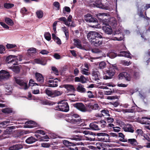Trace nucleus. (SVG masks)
I'll return each mask as SVG.
<instances>
[{"label":"nucleus","mask_w":150,"mask_h":150,"mask_svg":"<svg viewBox=\"0 0 150 150\" xmlns=\"http://www.w3.org/2000/svg\"><path fill=\"white\" fill-rule=\"evenodd\" d=\"M106 2L105 5L103 4L101 0H97L93 1L91 4L92 6L104 9L111 11L115 7L117 8V0H106Z\"/></svg>","instance_id":"f257e3e1"},{"label":"nucleus","mask_w":150,"mask_h":150,"mask_svg":"<svg viewBox=\"0 0 150 150\" xmlns=\"http://www.w3.org/2000/svg\"><path fill=\"white\" fill-rule=\"evenodd\" d=\"M108 15L106 13H100L97 14V16L103 25H110L113 28H115L117 25L115 18L114 17L109 18L107 17Z\"/></svg>","instance_id":"f03ea898"},{"label":"nucleus","mask_w":150,"mask_h":150,"mask_svg":"<svg viewBox=\"0 0 150 150\" xmlns=\"http://www.w3.org/2000/svg\"><path fill=\"white\" fill-rule=\"evenodd\" d=\"M87 37L91 43L96 46H99L102 44L101 40L102 36L97 32H89L87 34Z\"/></svg>","instance_id":"7ed1b4c3"},{"label":"nucleus","mask_w":150,"mask_h":150,"mask_svg":"<svg viewBox=\"0 0 150 150\" xmlns=\"http://www.w3.org/2000/svg\"><path fill=\"white\" fill-rule=\"evenodd\" d=\"M109 70L106 71V73L108 76L105 75L103 76V79H109L112 78L115 73V69H117L116 66L115 64H110Z\"/></svg>","instance_id":"20e7f679"},{"label":"nucleus","mask_w":150,"mask_h":150,"mask_svg":"<svg viewBox=\"0 0 150 150\" xmlns=\"http://www.w3.org/2000/svg\"><path fill=\"white\" fill-rule=\"evenodd\" d=\"M55 110L64 112H67L69 110V108L67 103L64 100L61 101L58 103L57 107H56Z\"/></svg>","instance_id":"39448f33"},{"label":"nucleus","mask_w":150,"mask_h":150,"mask_svg":"<svg viewBox=\"0 0 150 150\" xmlns=\"http://www.w3.org/2000/svg\"><path fill=\"white\" fill-rule=\"evenodd\" d=\"M122 28H119L115 31L112 34L113 37L110 38V39L113 40L121 41L123 40L124 35L122 34Z\"/></svg>","instance_id":"423d86ee"},{"label":"nucleus","mask_w":150,"mask_h":150,"mask_svg":"<svg viewBox=\"0 0 150 150\" xmlns=\"http://www.w3.org/2000/svg\"><path fill=\"white\" fill-rule=\"evenodd\" d=\"M18 60L17 56L11 55L8 56L6 59L7 64L8 65H16Z\"/></svg>","instance_id":"0eeeda50"},{"label":"nucleus","mask_w":150,"mask_h":150,"mask_svg":"<svg viewBox=\"0 0 150 150\" xmlns=\"http://www.w3.org/2000/svg\"><path fill=\"white\" fill-rule=\"evenodd\" d=\"M79 117V116L77 114H74L72 117L67 119V121L71 123L78 124L81 122V120Z\"/></svg>","instance_id":"6e6552de"},{"label":"nucleus","mask_w":150,"mask_h":150,"mask_svg":"<svg viewBox=\"0 0 150 150\" xmlns=\"http://www.w3.org/2000/svg\"><path fill=\"white\" fill-rule=\"evenodd\" d=\"M91 74L92 76L93 77V79L94 80L97 81L96 83L99 84V85L101 84V83L98 82V80H100L99 77L100 76V73L97 69H92L91 72Z\"/></svg>","instance_id":"1a4fd4ad"},{"label":"nucleus","mask_w":150,"mask_h":150,"mask_svg":"<svg viewBox=\"0 0 150 150\" xmlns=\"http://www.w3.org/2000/svg\"><path fill=\"white\" fill-rule=\"evenodd\" d=\"M10 76L9 73L4 70L0 71V81H2L8 79Z\"/></svg>","instance_id":"9d476101"},{"label":"nucleus","mask_w":150,"mask_h":150,"mask_svg":"<svg viewBox=\"0 0 150 150\" xmlns=\"http://www.w3.org/2000/svg\"><path fill=\"white\" fill-rule=\"evenodd\" d=\"M15 80L16 82L21 87V88L24 90H26L28 88L26 82H24L18 78H15Z\"/></svg>","instance_id":"9b49d317"},{"label":"nucleus","mask_w":150,"mask_h":150,"mask_svg":"<svg viewBox=\"0 0 150 150\" xmlns=\"http://www.w3.org/2000/svg\"><path fill=\"white\" fill-rule=\"evenodd\" d=\"M57 79H55L54 80L52 79H48L46 80L47 83L46 86L51 87H54L57 86L58 81L56 80Z\"/></svg>","instance_id":"f8f14e48"},{"label":"nucleus","mask_w":150,"mask_h":150,"mask_svg":"<svg viewBox=\"0 0 150 150\" xmlns=\"http://www.w3.org/2000/svg\"><path fill=\"white\" fill-rule=\"evenodd\" d=\"M84 19L87 22H96L97 19L93 18L90 14H88L84 16Z\"/></svg>","instance_id":"ddd939ff"},{"label":"nucleus","mask_w":150,"mask_h":150,"mask_svg":"<svg viewBox=\"0 0 150 150\" xmlns=\"http://www.w3.org/2000/svg\"><path fill=\"white\" fill-rule=\"evenodd\" d=\"M74 107L82 112H86L88 110L86 109V107L82 103H76L75 104Z\"/></svg>","instance_id":"4468645a"},{"label":"nucleus","mask_w":150,"mask_h":150,"mask_svg":"<svg viewBox=\"0 0 150 150\" xmlns=\"http://www.w3.org/2000/svg\"><path fill=\"white\" fill-rule=\"evenodd\" d=\"M103 29L105 32L109 35L111 34L112 33V30L111 27L108 25H103Z\"/></svg>","instance_id":"2eb2a0df"},{"label":"nucleus","mask_w":150,"mask_h":150,"mask_svg":"<svg viewBox=\"0 0 150 150\" xmlns=\"http://www.w3.org/2000/svg\"><path fill=\"white\" fill-rule=\"evenodd\" d=\"M37 124L32 121H28L25 123L24 127L26 128H33L37 127Z\"/></svg>","instance_id":"dca6fc26"},{"label":"nucleus","mask_w":150,"mask_h":150,"mask_svg":"<svg viewBox=\"0 0 150 150\" xmlns=\"http://www.w3.org/2000/svg\"><path fill=\"white\" fill-rule=\"evenodd\" d=\"M35 79L38 82L40 83H42L43 82L44 78L41 74L36 72L35 73Z\"/></svg>","instance_id":"f3484780"},{"label":"nucleus","mask_w":150,"mask_h":150,"mask_svg":"<svg viewBox=\"0 0 150 150\" xmlns=\"http://www.w3.org/2000/svg\"><path fill=\"white\" fill-rule=\"evenodd\" d=\"M13 127L11 126L9 128L6 129L4 132L3 136L4 138H8L9 137V135L11 134L12 132V129H13Z\"/></svg>","instance_id":"a211bd4d"},{"label":"nucleus","mask_w":150,"mask_h":150,"mask_svg":"<svg viewBox=\"0 0 150 150\" xmlns=\"http://www.w3.org/2000/svg\"><path fill=\"white\" fill-rule=\"evenodd\" d=\"M92 52L94 53H101V55L98 57H94L93 58V59H97L100 58L101 57H105L106 56L105 54H103L102 53V51L101 50L99 49H98V48H95L91 50Z\"/></svg>","instance_id":"6ab92c4d"},{"label":"nucleus","mask_w":150,"mask_h":150,"mask_svg":"<svg viewBox=\"0 0 150 150\" xmlns=\"http://www.w3.org/2000/svg\"><path fill=\"white\" fill-rule=\"evenodd\" d=\"M124 131L126 132H129L132 133L134 130L132 128V126L130 124H127L123 127Z\"/></svg>","instance_id":"aec40b11"},{"label":"nucleus","mask_w":150,"mask_h":150,"mask_svg":"<svg viewBox=\"0 0 150 150\" xmlns=\"http://www.w3.org/2000/svg\"><path fill=\"white\" fill-rule=\"evenodd\" d=\"M14 65H8L9 69L12 70L13 72L16 73H18L20 71V67L19 66H15Z\"/></svg>","instance_id":"412c9836"},{"label":"nucleus","mask_w":150,"mask_h":150,"mask_svg":"<svg viewBox=\"0 0 150 150\" xmlns=\"http://www.w3.org/2000/svg\"><path fill=\"white\" fill-rule=\"evenodd\" d=\"M34 62L36 63L45 65L46 64V60L44 58L36 59H34Z\"/></svg>","instance_id":"4be33fe9"},{"label":"nucleus","mask_w":150,"mask_h":150,"mask_svg":"<svg viewBox=\"0 0 150 150\" xmlns=\"http://www.w3.org/2000/svg\"><path fill=\"white\" fill-rule=\"evenodd\" d=\"M74 45L80 49H83L80 40L77 39H74L73 40Z\"/></svg>","instance_id":"5701e85b"},{"label":"nucleus","mask_w":150,"mask_h":150,"mask_svg":"<svg viewBox=\"0 0 150 150\" xmlns=\"http://www.w3.org/2000/svg\"><path fill=\"white\" fill-rule=\"evenodd\" d=\"M63 87L69 91H74L75 90V88L71 84H64L63 86Z\"/></svg>","instance_id":"b1692460"},{"label":"nucleus","mask_w":150,"mask_h":150,"mask_svg":"<svg viewBox=\"0 0 150 150\" xmlns=\"http://www.w3.org/2000/svg\"><path fill=\"white\" fill-rule=\"evenodd\" d=\"M23 147L21 144H16L10 146L9 148V150H19Z\"/></svg>","instance_id":"393cba45"},{"label":"nucleus","mask_w":150,"mask_h":150,"mask_svg":"<svg viewBox=\"0 0 150 150\" xmlns=\"http://www.w3.org/2000/svg\"><path fill=\"white\" fill-rule=\"evenodd\" d=\"M120 53V54H118L119 56H123L128 58H131L130 53L129 52L122 51H121Z\"/></svg>","instance_id":"a878e982"},{"label":"nucleus","mask_w":150,"mask_h":150,"mask_svg":"<svg viewBox=\"0 0 150 150\" xmlns=\"http://www.w3.org/2000/svg\"><path fill=\"white\" fill-rule=\"evenodd\" d=\"M149 119L150 120V117H143L142 118V120L143 121L142 122V124H143L147 125L145 126V127L149 130H150V124L148 123V122L145 121L144 120Z\"/></svg>","instance_id":"bb28decb"},{"label":"nucleus","mask_w":150,"mask_h":150,"mask_svg":"<svg viewBox=\"0 0 150 150\" xmlns=\"http://www.w3.org/2000/svg\"><path fill=\"white\" fill-rule=\"evenodd\" d=\"M36 52L35 48L33 47L30 48L28 50L27 55L29 57H32L33 54Z\"/></svg>","instance_id":"cd10ccee"},{"label":"nucleus","mask_w":150,"mask_h":150,"mask_svg":"<svg viewBox=\"0 0 150 150\" xmlns=\"http://www.w3.org/2000/svg\"><path fill=\"white\" fill-rule=\"evenodd\" d=\"M37 141V139H36L32 136L26 139L25 140V142L27 143L31 144Z\"/></svg>","instance_id":"c85d7f7f"},{"label":"nucleus","mask_w":150,"mask_h":150,"mask_svg":"<svg viewBox=\"0 0 150 150\" xmlns=\"http://www.w3.org/2000/svg\"><path fill=\"white\" fill-rule=\"evenodd\" d=\"M76 90L78 92L81 93H84L86 92V89L84 88L83 86L81 84L78 85Z\"/></svg>","instance_id":"c756f323"},{"label":"nucleus","mask_w":150,"mask_h":150,"mask_svg":"<svg viewBox=\"0 0 150 150\" xmlns=\"http://www.w3.org/2000/svg\"><path fill=\"white\" fill-rule=\"evenodd\" d=\"M10 120L8 119L6 120L1 122L0 123V127L4 128H5L6 126L8 125V124L10 123Z\"/></svg>","instance_id":"7c9ffc66"},{"label":"nucleus","mask_w":150,"mask_h":150,"mask_svg":"<svg viewBox=\"0 0 150 150\" xmlns=\"http://www.w3.org/2000/svg\"><path fill=\"white\" fill-rule=\"evenodd\" d=\"M89 69H86L82 66L81 67V72L83 74L88 76L90 74V72L88 71Z\"/></svg>","instance_id":"2f4dec72"},{"label":"nucleus","mask_w":150,"mask_h":150,"mask_svg":"<svg viewBox=\"0 0 150 150\" xmlns=\"http://www.w3.org/2000/svg\"><path fill=\"white\" fill-rule=\"evenodd\" d=\"M52 36L53 39L54 40V41L57 44L59 45L61 44V42L60 39L57 37L54 34H52Z\"/></svg>","instance_id":"473e14b6"},{"label":"nucleus","mask_w":150,"mask_h":150,"mask_svg":"<svg viewBox=\"0 0 150 150\" xmlns=\"http://www.w3.org/2000/svg\"><path fill=\"white\" fill-rule=\"evenodd\" d=\"M89 126L91 129L94 130H98L100 129L98 125L93 123H90Z\"/></svg>","instance_id":"72a5a7b5"},{"label":"nucleus","mask_w":150,"mask_h":150,"mask_svg":"<svg viewBox=\"0 0 150 150\" xmlns=\"http://www.w3.org/2000/svg\"><path fill=\"white\" fill-rule=\"evenodd\" d=\"M127 142L130 144L132 145L135 146L137 144V140L134 139H129L127 140Z\"/></svg>","instance_id":"f704fd0d"},{"label":"nucleus","mask_w":150,"mask_h":150,"mask_svg":"<svg viewBox=\"0 0 150 150\" xmlns=\"http://www.w3.org/2000/svg\"><path fill=\"white\" fill-rule=\"evenodd\" d=\"M5 22L8 25L10 26H12L13 25L14 23L13 21L10 18L6 17L4 19Z\"/></svg>","instance_id":"c9c22d12"},{"label":"nucleus","mask_w":150,"mask_h":150,"mask_svg":"<svg viewBox=\"0 0 150 150\" xmlns=\"http://www.w3.org/2000/svg\"><path fill=\"white\" fill-rule=\"evenodd\" d=\"M62 30L64 33L67 40L69 38V31L68 29L66 27L64 26L62 27Z\"/></svg>","instance_id":"e433bc0d"},{"label":"nucleus","mask_w":150,"mask_h":150,"mask_svg":"<svg viewBox=\"0 0 150 150\" xmlns=\"http://www.w3.org/2000/svg\"><path fill=\"white\" fill-rule=\"evenodd\" d=\"M117 56V54L115 53L112 51H110L108 53L107 56L111 58H114Z\"/></svg>","instance_id":"4c0bfd02"},{"label":"nucleus","mask_w":150,"mask_h":150,"mask_svg":"<svg viewBox=\"0 0 150 150\" xmlns=\"http://www.w3.org/2000/svg\"><path fill=\"white\" fill-rule=\"evenodd\" d=\"M53 98L60 96L62 93L61 91H59L57 90L53 91Z\"/></svg>","instance_id":"58836bf2"},{"label":"nucleus","mask_w":150,"mask_h":150,"mask_svg":"<svg viewBox=\"0 0 150 150\" xmlns=\"http://www.w3.org/2000/svg\"><path fill=\"white\" fill-rule=\"evenodd\" d=\"M45 93L49 96L53 98V91L47 89L45 90Z\"/></svg>","instance_id":"ea45409f"},{"label":"nucleus","mask_w":150,"mask_h":150,"mask_svg":"<svg viewBox=\"0 0 150 150\" xmlns=\"http://www.w3.org/2000/svg\"><path fill=\"white\" fill-rule=\"evenodd\" d=\"M106 66V64L104 61H102L99 63L98 68L100 69H103Z\"/></svg>","instance_id":"a19ab883"},{"label":"nucleus","mask_w":150,"mask_h":150,"mask_svg":"<svg viewBox=\"0 0 150 150\" xmlns=\"http://www.w3.org/2000/svg\"><path fill=\"white\" fill-rule=\"evenodd\" d=\"M58 20L60 21H62L64 22V23L67 26H70V24L68 23L67 22V19L65 17H62L58 18Z\"/></svg>","instance_id":"79ce46f5"},{"label":"nucleus","mask_w":150,"mask_h":150,"mask_svg":"<svg viewBox=\"0 0 150 150\" xmlns=\"http://www.w3.org/2000/svg\"><path fill=\"white\" fill-rule=\"evenodd\" d=\"M52 70L53 73L57 75H59V72L61 73H62V72L61 71L59 70V71L57 68L54 67H52Z\"/></svg>","instance_id":"37998d69"},{"label":"nucleus","mask_w":150,"mask_h":150,"mask_svg":"<svg viewBox=\"0 0 150 150\" xmlns=\"http://www.w3.org/2000/svg\"><path fill=\"white\" fill-rule=\"evenodd\" d=\"M12 109L10 108H9L4 109L2 110V112L7 114H8L11 113L12 112Z\"/></svg>","instance_id":"c03bdc74"},{"label":"nucleus","mask_w":150,"mask_h":150,"mask_svg":"<svg viewBox=\"0 0 150 150\" xmlns=\"http://www.w3.org/2000/svg\"><path fill=\"white\" fill-rule=\"evenodd\" d=\"M14 5L13 4H11L10 3H5L4 4V8L7 9L11 8L13 7Z\"/></svg>","instance_id":"a18cd8bd"},{"label":"nucleus","mask_w":150,"mask_h":150,"mask_svg":"<svg viewBox=\"0 0 150 150\" xmlns=\"http://www.w3.org/2000/svg\"><path fill=\"white\" fill-rule=\"evenodd\" d=\"M118 134L119 135L118 137L122 138L121 139H120V141L124 142H127V140L126 139H125L124 136L123 134L122 133H118Z\"/></svg>","instance_id":"49530a36"},{"label":"nucleus","mask_w":150,"mask_h":150,"mask_svg":"<svg viewBox=\"0 0 150 150\" xmlns=\"http://www.w3.org/2000/svg\"><path fill=\"white\" fill-rule=\"evenodd\" d=\"M44 37L45 39L48 41H50L51 39V35L49 32H46L44 34Z\"/></svg>","instance_id":"de8ad7c7"},{"label":"nucleus","mask_w":150,"mask_h":150,"mask_svg":"<svg viewBox=\"0 0 150 150\" xmlns=\"http://www.w3.org/2000/svg\"><path fill=\"white\" fill-rule=\"evenodd\" d=\"M135 111L133 108L132 109H123L122 110V111L124 113H126V112H130L132 113L134 112V111Z\"/></svg>","instance_id":"09e8293b"},{"label":"nucleus","mask_w":150,"mask_h":150,"mask_svg":"<svg viewBox=\"0 0 150 150\" xmlns=\"http://www.w3.org/2000/svg\"><path fill=\"white\" fill-rule=\"evenodd\" d=\"M86 109L88 110L87 112H90L93 110V105L91 103L88 104L86 107Z\"/></svg>","instance_id":"8fccbe9b"},{"label":"nucleus","mask_w":150,"mask_h":150,"mask_svg":"<svg viewBox=\"0 0 150 150\" xmlns=\"http://www.w3.org/2000/svg\"><path fill=\"white\" fill-rule=\"evenodd\" d=\"M36 13L37 17L39 18H42L43 16V13L42 11H38L36 12Z\"/></svg>","instance_id":"3c124183"},{"label":"nucleus","mask_w":150,"mask_h":150,"mask_svg":"<svg viewBox=\"0 0 150 150\" xmlns=\"http://www.w3.org/2000/svg\"><path fill=\"white\" fill-rule=\"evenodd\" d=\"M82 132L84 134L86 135H88V136L91 135H94V134L91 132L87 130H84Z\"/></svg>","instance_id":"603ef678"},{"label":"nucleus","mask_w":150,"mask_h":150,"mask_svg":"<svg viewBox=\"0 0 150 150\" xmlns=\"http://www.w3.org/2000/svg\"><path fill=\"white\" fill-rule=\"evenodd\" d=\"M101 112L103 116H110L109 112L107 110H103L101 111Z\"/></svg>","instance_id":"864d4df0"},{"label":"nucleus","mask_w":150,"mask_h":150,"mask_svg":"<svg viewBox=\"0 0 150 150\" xmlns=\"http://www.w3.org/2000/svg\"><path fill=\"white\" fill-rule=\"evenodd\" d=\"M124 73H126V74H125V75H124V78L126 80L130 81L131 79V76L129 74L126 72H124Z\"/></svg>","instance_id":"5fc2aeb1"},{"label":"nucleus","mask_w":150,"mask_h":150,"mask_svg":"<svg viewBox=\"0 0 150 150\" xmlns=\"http://www.w3.org/2000/svg\"><path fill=\"white\" fill-rule=\"evenodd\" d=\"M6 47L7 49H9L15 48L17 47V46L15 44H7Z\"/></svg>","instance_id":"6e6d98bb"},{"label":"nucleus","mask_w":150,"mask_h":150,"mask_svg":"<svg viewBox=\"0 0 150 150\" xmlns=\"http://www.w3.org/2000/svg\"><path fill=\"white\" fill-rule=\"evenodd\" d=\"M62 143L64 145L66 146H71L72 144L71 142L65 140H63Z\"/></svg>","instance_id":"4d7b16f0"},{"label":"nucleus","mask_w":150,"mask_h":150,"mask_svg":"<svg viewBox=\"0 0 150 150\" xmlns=\"http://www.w3.org/2000/svg\"><path fill=\"white\" fill-rule=\"evenodd\" d=\"M6 94L9 95H10L12 93V89L10 87H6Z\"/></svg>","instance_id":"13d9d810"},{"label":"nucleus","mask_w":150,"mask_h":150,"mask_svg":"<svg viewBox=\"0 0 150 150\" xmlns=\"http://www.w3.org/2000/svg\"><path fill=\"white\" fill-rule=\"evenodd\" d=\"M90 144H95L96 146H97V148L98 149H101V143L100 142H98V143H96L95 144V143H93V142H92L91 143H90ZM89 144L88 143V144Z\"/></svg>","instance_id":"bf43d9fd"},{"label":"nucleus","mask_w":150,"mask_h":150,"mask_svg":"<svg viewBox=\"0 0 150 150\" xmlns=\"http://www.w3.org/2000/svg\"><path fill=\"white\" fill-rule=\"evenodd\" d=\"M87 80L83 76L81 75L80 76V82L82 83H85Z\"/></svg>","instance_id":"052dcab7"},{"label":"nucleus","mask_w":150,"mask_h":150,"mask_svg":"<svg viewBox=\"0 0 150 150\" xmlns=\"http://www.w3.org/2000/svg\"><path fill=\"white\" fill-rule=\"evenodd\" d=\"M34 81L33 80L30 79L29 83V86H33L35 85H38V84L37 83H34Z\"/></svg>","instance_id":"680f3d73"},{"label":"nucleus","mask_w":150,"mask_h":150,"mask_svg":"<svg viewBox=\"0 0 150 150\" xmlns=\"http://www.w3.org/2000/svg\"><path fill=\"white\" fill-rule=\"evenodd\" d=\"M100 123L102 127L104 128L105 127L106 122L105 121L103 120H101L100 121Z\"/></svg>","instance_id":"e2e57ef3"},{"label":"nucleus","mask_w":150,"mask_h":150,"mask_svg":"<svg viewBox=\"0 0 150 150\" xmlns=\"http://www.w3.org/2000/svg\"><path fill=\"white\" fill-rule=\"evenodd\" d=\"M97 136H105L107 137H109V135L107 133H98L97 134Z\"/></svg>","instance_id":"0e129e2a"},{"label":"nucleus","mask_w":150,"mask_h":150,"mask_svg":"<svg viewBox=\"0 0 150 150\" xmlns=\"http://www.w3.org/2000/svg\"><path fill=\"white\" fill-rule=\"evenodd\" d=\"M126 74V73H124L123 72L120 73L118 76V78L119 79H122L124 78V75Z\"/></svg>","instance_id":"69168bd1"},{"label":"nucleus","mask_w":150,"mask_h":150,"mask_svg":"<svg viewBox=\"0 0 150 150\" xmlns=\"http://www.w3.org/2000/svg\"><path fill=\"white\" fill-rule=\"evenodd\" d=\"M53 5L57 8V9L58 10L59 8L60 4L57 1H55L53 3Z\"/></svg>","instance_id":"338daca9"},{"label":"nucleus","mask_w":150,"mask_h":150,"mask_svg":"<svg viewBox=\"0 0 150 150\" xmlns=\"http://www.w3.org/2000/svg\"><path fill=\"white\" fill-rule=\"evenodd\" d=\"M0 24L3 27L7 29H8L9 28V26L7 25H6L5 23L3 22H0Z\"/></svg>","instance_id":"774afa93"}]
</instances>
